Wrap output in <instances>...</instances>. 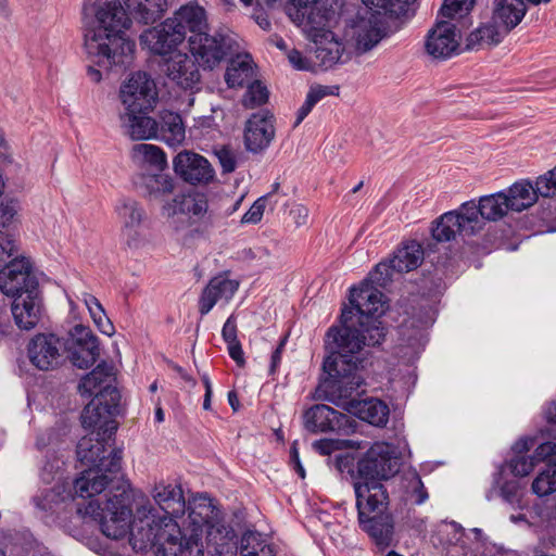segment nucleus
Listing matches in <instances>:
<instances>
[{"label":"nucleus","instance_id":"6e6552de","mask_svg":"<svg viewBox=\"0 0 556 556\" xmlns=\"http://www.w3.org/2000/svg\"><path fill=\"white\" fill-rule=\"evenodd\" d=\"M17 252V247L12 255L0 263L5 266L0 270V290L3 294L15 298L20 293L26 295L39 294V282L34 275L29 261L17 256L10 260Z\"/></svg>","mask_w":556,"mask_h":556},{"label":"nucleus","instance_id":"de8ad7c7","mask_svg":"<svg viewBox=\"0 0 556 556\" xmlns=\"http://www.w3.org/2000/svg\"><path fill=\"white\" fill-rule=\"evenodd\" d=\"M214 154L216 155L222 172L224 174H230L237 168V157L232 149L228 146H223L219 149L214 150Z\"/></svg>","mask_w":556,"mask_h":556},{"label":"nucleus","instance_id":"e2e57ef3","mask_svg":"<svg viewBox=\"0 0 556 556\" xmlns=\"http://www.w3.org/2000/svg\"><path fill=\"white\" fill-rule=\"evenodd\" d=\"M229 356L236 362L239 367L245 365L244 353L240 341L227 343Z\"/></svg>","mask_w":556,"mask_h":556},{"label":"nucleus","instance_id":"8fccbe9b","mask_svg":"<svg viewBox=\"0 0 556 556\" xmlns=\"http://www.w3.org/2000/svg\"><path fill=\"white\" fill-rule=\"evenodd\" d=\"M417 0H390L389 17H408L415 13V3Z\"/></svg>","mask_w":556,"mask_h":556},{"label":"nucleus","instance_id":"a18cd8bd","mask_svg":"<svg viewBox=\"0 0 556 556\" xmlns=\"http://www.w3.org/2000/svg\"><path fill=\"white\" fill-rule=\"evenodd\" d=\"M475 4V0H444L438 17L453 18L455 14L468 13Z\"/></svg>","mask_w":556,"mask_h":556},{"label":"nucleus","instance_id":"5fc2aeb1","mask_svg":"<svg viewBox=\"0 0 556 556\" xmlns=\"http://www.w3.org/2000/svg\"><path fill=\"white\" fill-rule=\"evenodd\" d=\"M531 456L536 464L545 460H547V463L551 462V464H555L554 458L556 457V443L547 441L539 444Z\"/></svg>","mask_w":556,"mask_h":556},{"label":"nucleus","instance_id":"dca6fc26","mask_svg":"<svg viewBox=\"0 0 556 556\" xmlns=\"http://www.w3.org/2000/svg\"><path fill=\"white\" fill-rule=\"evenodd\" d=\"M275 116L268 110L253 113L245 122L243 141L247 151L258 154L264 152L275 138Z\"/></svg>","mask_w":556,"mask_h":556},{"label":"nucleus","instance_id":"58836bf2","mask_svg":"<svg viewBox=\"0 0 556 556\" xmlns=\"http://www.w3.org/2000/svg\"><path fill=\"white\" fill-rule=\"evenodd\" d=\"M85 303L99 331L109 337L113 336L115 332L114 325L106 316L100 301L96 296L88 294V296L85 299Z\"/></svg>","mask_w":556,"mask_h":556},{"label":"nucleus","instance_id":"ea45409f","mask_svg":"<svg viewBox=\"0 0 556 556\" xmlns=\"http://www.w3.org/2000/svg\"><path fill=\"white\" fill-rule=\"evenodd\" d=\"M247 87L248 90L242 101L245 108L253 109L268 101L269 92L261 81L254 79Z\"/></svg>","mask_w":556,"mask_h":556},{"label":"nucleus","instance_id":"c756f323","mask_svg":"<svg viewBox=\"0 0 556 556\" xmlns=\"http://www.w3.org/2000/svg\"><path fill=\"white\" fill-rule=\"evenodd\" d=\"M149 112L150 111H125V113L121 115L127 134L134 140H148L155 137L157 129L156 119L148 116Z\"/></svg>","mask_w":556,"mask_h":556},{"label":"nucleus","instance_id":"774afa93","mask_svg":"<svg viewBox=\"0 0 556 556\" xmlns=\"http://www.w3.org/2000/svg\"><path fill=\"white\" fill-rule=\"evenodd\" d=\"M535 440L533 438H521L513 445L515 456H525L534 446Z\"/></svg>","mask_w":556,"mask_h":556},{"label":"nucleus","instance_id":"f03ea898","mask_svg":"<svg viewBox=\"0 0 556 556\" xmlns=\"http://www.w3.org/2000/svg\"><path fill=\"white\" fill-rule=\"evenodd\" d=\"M313 448L327 455L332 466L350 481L355 494L359 529L368 535L378 552L394 545L395 518L390 510V495L386 483L401 470L402 457L397 447L388 442H375L364 452H333L352 447L351 440L319 439Z\"/></svg>","mask_w":556,"mask_h":556},{"label":"nucleus","instance_id":"f3484780","mask_svg":"<svg viewBox=\"0 0 556 556\" xmlns=\"http://www.w3.org/2000/svg\"><path fill=\"white\" fill-rule=\"evenodd\" d=\"M62 338L54 333H37L27 345L30 363L39 370H53L64 362Z\"/></svg>","mask_w":556,"mask_h":556},{"label":"nucleus","instance_id":"052dcab7","mask_svg":"<svg viewBox=\"0 0 556 556\" xmlns=\"http://www.w3.org/2000/svg\"><path fill=\"white\" fill-rule=\"evenodd\" d=\"M123 235L125 237V243L129 249H138L141 245L142 237L138 228L125 229L123 227Z\"/></svg>","mask_w":556,"mask_h":556},{"label":"nucleus","instance_id":"2f4dec72","mask_svg":"<svg viewBox=\"0 0 556 556\" xmlns=\"http://www.w3.org/2000/svg\"><path fill=\"white\" fill-rule=\"evenodd\" d=\"M505 197L511 211L521 212L532 206L539 199L536 185L528 179L519 180L513 184L506 191Z\"/></svg>","mask_w":556,"mask_h":556},{"label":"nucleus","instance_id":"aec40b11","mask_svg":"<svg viewBox=\"0 0 556 556\" xmlns=\"http://www.w3.org/2000/svg\"><path fill=\"white\" fill-rule=\"evenodd\" d=\"M206 548L211 556H237L238 536L231 527H226L220 519L207 527Z\"/></svg>","mask_w":556,"mask_h":556},{"label":"nucleus","instance_id":"423d86ee","mask_svg":"<svg viewBox=\"0 0 556 556\" xmlns=\"http://www.w3.org/2000/svg\"><path fill=\"white\" fill-rule=\"evenodd\" d=\"M510 205L505 191L480 197L479 201H466L458 208L445 212L432 222L431 236L435 242H450L457 236L463 239L479 233L488 222L502 219Z\"/></svg>","mask_w":556,"mask_h":556},{"label":"nucleus","instance_id":"6ab92c4d","mask_svg":"<svg viewBox=\"0 0 556 556\" xmlns=\"http://www.w3.org/2000/svg\"><path fill=\"white\" fill-rule=\"evenodd\" d=\"M459 38L455 24L438 18L428 31L425 41L426 52L437 60L450 59L459 52Z\"/></svg>","mask_w":556,"mask_h":556},{"label":"nucleus","instance_id":"7c9ffc66","mask_svg":"<svg viewBox=\"0 0 556 556\" xmlns=\"http://www.w3.org/2000/svg\"><path fill=\"white\" fill-rule=\"evenodd\" d=\"M129 14L144 25L160 21L168 8L167 0H125Z\"/></svg>","mask_w":556,"mask_h":556},{"label":"nucleus","instance_id":"a19ab883","mask_svg":"<svg viewBox=\"0 0 556 556\" xmlns=\"http://www.w3.org/2000/svg\"><path fill=\"white\" fill-rule=\"evenodd\" d=\"M136 150L143 154L144 161L154 166L159 172L167 168V160L164 151L153 144L140 143L136 146Z\"/></svg>","mask_w":556,"mask_h":556},{"label":"nucleus","instance_id":"c85d7f7f","mask_svg":"<svg viewBox=\"0 0 556 556\" xmlns=\"http://www.w3.org/2000/svg\"><path fill=\"white\" fill-rule=\"evenodd\" d=\"M156 125L154 138L163 140L172 147L180 144L185 140V125L178 113L167 110L160 112Z\"/></svg>","mask_w":556,"mask_h":556},{"label":"nucleus","instance_id":"3c124183","mask_svg":"<svg viewBox=\"0 0 556 556\" xmlns=\"http://www.w3.org/2000/svg\"><path fill=\"white\" fill-rule=\"evenodd\" d=\"M268 202V195L260 197L249 208L248 212L241 218L242 224H257L261 222L266 204Z\"/></svg>","mask_w":556,"mask_h":556},{"label":"nucleus","instance_id":"338daca9","mask_svg":"<svg viewBox=\"0 0 556 556\" xmlns=\"http://www.w3.org/2000/svg\"><path fill=\"white\" fill-rule=\"evenodd\" d=\"M362 2L377 14H382L389 17V2L390 0H362Z\"/></svg>","mask_w":556,"mask_h":556},{"label":"nucleus","instance_id":"4d7b16f0","mask_svg":"<svg viewBox=\"0 0 556 556\" xmlns=\"http://www.w3.org/2000/svg\"><path fill=\"white\" fill-rule=\"evenodd\" d=\"M320 101V96L315 94L312 89H309L308 93L306 94V99L302 106L298 110L296 119L293 125V127H298L303 119L311 113L313 108L317 102Z\"/></svg>","mask_w":556,"mask_h":556},{"label":"nucleus","instance_id":"09e8293b","mask_svg":"<svg viewBox=\"0 0 556 556\" xmlns=\"http://www.w3.org/2000/svg\"><path fill=\"white\" fill-rule=\"evenodd\" d=\"M478 34L483 35L484 42L493 46L502 42L505 35L500 24L494 23L492 18L491 22L478 27Z\"/></svg>","mask_w":556,"mask_h":556},{"label":"nucleus","instance_id":"6e6d98bb","mask_svg":"<svg viewBox=\"0 0 556 556\" xmlns=\"http://www.w3.org/2000/svg\"><path fill=\"white\" fill-rule=\"evenodd\" d=\"M554 175L548 170L546 174L539 176L535 180L536 193L543 198L556 197V189L554 188Z\"/></svg>","mask_w":556,"mask_h":556},{"label":"nucleus","instance_id":"680f3d73","mask_svg":"<svg viewBox=\"0 0 556 556\" xmlns=\"http://www.w3.org/2000/svg\"><path fill=\"white\" fill-rule=\"evenodd\" d=\"M288 60L295 70L306 71L309 68L307 59L296 49H292L288 53Z\"/></svg>","mask_w":556,"mask_h":556},{"label":"nucleus","instance_id":"864d4df0","mask_svg":"<svg viewBox=\"0 0 556 556\" xmlns=\"http://www.w3.org/2000/svg\"><path fill=\"white\" fill-rule=\"evenodd\" d=\"M422 287L430 293H439L445 288L443 280V270L434 267L428 275H424L421 279Z\"/></svg>","mask_w":556,"mask_h":556},{"label":"nucleus","instance_id":"0eeeda50","mask_svg":"<svg viewBox=\"0 0 556 556\" xmlns=\"http://www.w3.org/2000/svg\"><path fill=\"white\" fill-rule=\"evenodd\" d=\"M180 31L188 36L189 50L204 70L215 68L231 53L229 37L215 33L208 34L206 11L197 2H188L174 12L170 17Z\"/></svg>","mask_w":556,"mask_h":556},{"label":"nucleus","instance_id":"a211bd4d","mask_svg":"<svg viewBox=\"0 0 556 556\" xmlns=\"http://www.w3.org/2000/svg\"><path fill=\"white\" fill-rule=\"evenodd\" d=\"M199 65H203L195 56L191 58L186 53L178 52L164 63V73L185 91H199L201 89V74Z\"/></svg>","mask_w":556,"mask_h":556},{"label":"nucleus","instance_id":"bb28decb","mask_svg":"<svg viewBox=\"0 0 556 556\" xmlns=\"http://www.w3.org/2000/svg\"><path fill=\"white\" fill-rule=\"evenodd\" d=\"M239 283L235 280L220 276L210 280L203 289L199 300V312L202 316L206 315L222 298L229 299L238 290Z\"/></svg>","mask_w":556,"mask_h":556},{"label":"nucleus","instance_id":"f704fd0d","mask_svg":"<svg viewBox=\"0 0 556 556\" xmlns=\"http://www.w3.org/2000/svg\"><path fill=\"white\" fill-rule=\"evenodd\" d=\"M141 186L149 199L159 200L174 191V179L162 172L147 173L141 176Z\"/></svg>","mask_w":556,"mask_h":556},{"label":"nucleus","instance_id":"bf43d9fd","mask_svg":"<svg viewBox=\"0 0 556 556\" xmlns=\"http://www.w3.org/2000/svg\"><path fill=\"white\" fill-rule=\"evenodd\" d=\"M415 480L416 481H415V485L413 486L412 495L414 497V503L416 505H421L429 497L428 491L426 490V488L421 481V478L418 473L415 475Z\"/></svg>","mask_w":556,"mask_h":556},{"label":"nucleus","instance_id":"f8f14e48","mask_svg":"<svg viewBox=\"0 0 556 556\" xmlns=\"http://www.w3.org/2000/svg\"><path fill=\"white\" fill-rule=\"evenodd\" d=\"M64 352H68L72 364L80 369L94 365L100 357L99 340L89 327L75 325L66 338H62Z\"/></svg>","mask_w":556,"mask_h":556},{"label":"nucleus","instance_id":"e433bc0d","mask_svg":"<svg viewBox=\"0 0 556 556\" xmlns=\"http://www.w3.org/2000/svg\"><path fill=\"white\" fill-rule=\"evenodd\" d=\"M535 465L536 463L532 456H514L498 467V470L494 473V484H500L501 480L504 479L506 470L515 478L526 477L533 470Z\"/></svg>","mask_w":556,"mask_h":556},{"label":"nucleus","instance_id":"c9c22d12","mask_svg":"<svg viewBox=\"0 0 556 556\" xmlns=\"http://www.w3.org/2000/svg\"><path fill=\"white\" fill-rule=\"evenodd\" d=\"M116 212L125 229L139 228L146 218L143 206L138 201L130 198L119 200Z\"/></svg>","mask_w":556,"mask_h":556},{"label":"nucleus","instance_id":"49530a36","mask_svg":"<svg viewBox=\"0 0 556 556\" xmlns=\"http://www.w3.org/2000/svg\"><path fill=\"white\" fill-rule=\"evenodd\" d=\"M386 36L381 29L371 27L363 34H359L356 40V49L361 53L370 51Z\"/></svg>","mask_w":556,"mask_h":556},{"label":"nucleus","instance_id":"603ef678","mask_svg":"<svg viewBox=\"0 0 556 556\" xmlns=\"http://www.w3.org/2000/svg\"><path fill=\"white\" fill-rule=\"evenodd\" d=\"M35 506L45 513L53 514L54 507L61 502L60 494L48 490L42 495L33 498Z\"/></svg>","mask_w":556,"mask_h":556},{"label":"nucleus","instance_id":"79ce46f5","mask_svg":"<svg viewBox=\"0 0 556 556\" xmlns=\"http://www.w3.org/2000/svg\"><path fill=\"white\" fill-rule=\"evenodd\" d=\"M394 271H396V267H393L392 258H390L387 262L378 263L369 273V278L367 280L371 285L386 288L388 283L392 281Z\"/></svg>","mask_w":556,"mask_h":556},{"label":"nucleus","instance_id":"0e129e2a","mask_svg":"<svg viewBox=\"0 0 556 556\" xmlns=\"http://www.w3.org/2000/svg\"><path fill=\"white\" fill-rule=\"evenodd\" d=\"M290 464L293 466V469L299 475L301 479L305 478V469L301 463L299 450L296 447V441L292 443L290 448Z\"/></svg>","mask_w":556,"mask_h":556},{"label":"nucleus","instance_id":"5701e85b","mask_svg":"<svg viewBox=\"0 0 556 556\" xmlns=\"http://www.w3.org/2000/svg\"><path fill=\"white\" fill-rule=\"evenodd\" d=\"M148 36L151 38V50L159 55L172 53L186 39L185 33L178 29L170 17L150 29Z\"/></svg>","mask_w":556,"mask_h":556},{"label":"nucleus","instance_id":"393cba45","mask_svg":"<svg viewBox=\"0 0 556 556\" xmlns=\"http://www.w3.org/2000/svg\"><path fill=\"white\" fill-rule=\"evenodd\" d=\"M153 497L155 503L164 511L163 517H180L186 511V501L180 484H165L161 482L154 486Z\"/></svg>","mask_w":556,"mask_h":556},{"label":"nucleus","instance_id":"9d476101","mask_svg":"<svg viewBox=\"0 0 556 556\" xmlns=\"http://www.w3.org/2000/svg\"><path fill=\"white\" fill-rule=\"evenodd\" d=\"M119 99L125 111H152L159 100L156 85L148 73L138 71L122 84Z\"/></svg>","mask_w":556,"mask_h":556},{"label":"nucleus","instance_id":"7ed1b4c3","mask_svg":"<svg viewBox=\"0 0 556 556\" xmlns=\"http://www.w3.org/2000/svg\"><path fill=\"white\" fill-rule=\"evenodd\" d=\"M100 473L106 477L108 482L99 492L90 490L80 495L74 488L77 496L90 500L87 505H77V514L98 521L106 538L119 540L129 534L136 552L151 549L155 556H181V528L177 521L154 516L132 520V494L122 468L116 472L101 470Z\"/></svg>","mask_w":556,"mask_h":556},{"label":"nucleus","instance_id":"cd10ccee","mask_svg":"<svg viewBox=\"0 0 556 556\" xmlns=\"http://www.w3.org/2000/svg\"><path fill=\"white\" fill-rule=\"evenodd\" d=\"M434 318L430 307L420 306L414 308L413 314L404 318L400 325V334L403 340L413 345L420 342L424 331L433 324Z\"/></svg>","mask_w":556,"mask_h":556},{"label":"nucleus","instance_id":"473e14b6","mask_svg":"<svg viewBox=\"0 0 556 556\" xmlns=\"http://www.w3.org/2000/svg\"><path fill=\"white\" fill-rule=\"evenodd\" d=\"M225 80L230 88L248 86L254 80L252 60L247 54L244 59H231L225 73Z\"/></svg>","mask_w":556,"mask_h":556},{"label":"nucleus","instance_id":"72a5a7b5","mask_svg":"<svg viewBox=\"0 0 556 556\" xmlns=\"http://www.w3.org/2000/svg\"><path fill=\"white\" fill-rule=\"evenodd\" d=\"M424 258V248L416 240L409 241L399 249L392 257L396 273H407L416 269Z\"/></svg>","mask_w":556,"mask_h":556},{"label":"nucleus","instance_id":"20e7f679","mask_svg":"<svg viewBox=\"0 0 556 556\" xmlns=\"http://www.w3.org/2000/svg\"><path fill=\"white\" fill-rule=\"evenodd\" d=\"M113 367L102 361L78 383V392L83 396H92L84 407L80 420L81 426L90 432L83 437L76 446L78 460L89 468L81 471L75 479L74 486L80 495L88 491L102 490L108 482L101 470L116 472L121 469L123 450L112 447L118 422L115 417L121 413V392L116 387L102 383L112 376Z\"/></svg>","mask_w":556,"mask_h":556},{"label":"nucleus","instance_id":"f257e3e1","mask_svg":"<svg viewBox=\"0 0 556 556\" xmlns=\"http://www.w3.org/2000/svg\"><path fill=\"white\" fill-rule=\"evenodd\" d=\"M383 293L368 280L350 290V306L342 308L339 324L326 332L325 349L328 355L323 362L324 377L315 390L316 399L334 402L349 399L364 384L361 370L367 357L364 346L380 345L387 334L382 321Z\"/></svg>","mask_w":556,"mask_h":556},{"label":"nucleus","instance_id":"37998d69","mask_svg":"<svg viewBox=\"0 0 556 556\" xmlns=\"http://www.w3.org/2000/svg\"><path fill=\"white\" fill-rule=\"evenodd\" d=\"M493 488L500 489V495L506 503L514 505L520 502L521 484L517 478L501 481L500 484L493 483Z\"/></svg>","mask_w":556,"mask_h":556},{"label":"nucleus","instance_id":"4468645a","mask_svg":"<svg viewBox=\"0 0 556 556\" xmlns=\"http://www.w3.org/2000/svg\"><path fill=\"white\" fill-rule=\"evenodd\" d=\"M332 25H312L305 27L308 38L315 45V58L319 66L329 70L338 63H344L342 60L344 45L334 37L330 29Z\"/></svg>","mask_w":556,"mask_h":556},{"label":"nucleus","instance_id":"b1692460","mask_svg":"<svg viewBox=\"0 0 556 556\" xmlns=\"http://www.w3.org/2000/svg\"><path fill=\"white\" fill-rule=\"evenodd\" d=\"M11 311L16 326L23 330H30L37 326L41 316V299L39 294L12 298Z\"/></svg>","mask_w":556,"mask_h":556},{"label":"nucleus","instance_id":"13d9d810","mask_svg":"<svg viewBox=\"0 0 556 556\" xmlns=\"http://www.w3.org/2000/svg\"><path fill=\"white\" fill-rule=\"evenodd\" d=\"M222 337L226 343L239 341L237 337V321L233 315H230L225 321L222 330Z\"/></svg>","mask_w":556,"mask_h":556},{"label":"nucleus","instance_id":"9b49d317","mask_svg":"<svg viewBox=\"0 0 556 556\" xmlns=\"http://www.w3.org/2000/svg\"><path fill=\"white\" fill-rule=\"evenodd\" d=\"M189 510V523L186 530H181L182 551L181 556H203L202 533L203 527L215 523L219 510L212 504H199L198 506L186 505Z\"/></svg>","mask_w":556,"mask_h":556},{"label":"nucleus","instance_id":"39448f33","mask_svg":"<svg viewBox=\"0 0 556 556\" xmlns=\"http://www.w3.org/2000/svg\"><path fill=\"white\" fill-rule=\"evenodd\" d=\"M83 15L88 59L106 71L126 68L136 49L126 35L132 23L127 8L121 0H90L84 3Z\"/></svg>","mask_w":556,"mask_h":556},{"label":"nucleus","instance_id":"1a4fd4ad","mask_svg":"<svg viewBox=\"0 0 556 556\" xmlns=\"http://www.w3.org/2000/svg\"><path fill=\"white\" fill-rule=\"evenodd\" d=\"M301 419L304 430L311 434L327 432L349 434L356 428L355 419L326 404L312 405L302 413Z\"/></svg>","mask_w":556,"mask_h":556},{"label":"nucleus","instance_id":"4c0bfd02","mask_svg":"<svg viewBox=\"0 0 556 556\" xmlns=\"http://www.w3.org/2000/svg\"><path fill=\"white\" fill-rule=\"evenodd\" d=\"M532 491L540 497L556 492V464L546 463L532 482Z\"/></svg>","mask_w":556,"mask_h":556},{"label":"nucleus","instance_id":"a878e982","mask_svg":"<svg viewBox=\"0 0 556 556\" xmlns=\"http://www.w3.org/2000/svg\"><path fill=\"white\" fill-rule=\"evenodd\" d=\"M526 12L523 0H493L492 20L500 24L505 35L520 24Z\"/></svg>","mask_w":556,"mask_h":556},{"label":"nucleus","instance_id":"4be33fe9","mask_svg":"<svg viewBox=\"0 0 556 556\" xmlns=\"http://www.w3.org/2000/svg\"><path fill=\"white\" fill-rule=\"evenodd\" d=\"M346 409L359 420L378 428L387 425L390 415L387 403L376 397L361 401L351 400L348 402Z\"/></svg>","mask_w":556,"mask_h":556},{"label":"nucleus","instance_id":"ddd939ff","mask_svg":"<svg viewBox=\"0 0 556 556\" xmlns=\"http://www.w3.org/2000/svg\"><path fill=\"white\" fill-rule=\"evenodd\" d=\"M288 16L303 28L312 25L337 24L339 14L324 0H289Z\"/></svg>","mask_w":556,"mask_h":556},{"label":"nucleus","instance_id":"69168bd1","mask_svg":"<svg viewBox=\"0 0 556 556\" xmlns=\"http://www.w3.org/2000/svg\"><path fill=\"white\" fill-rule=\"evenodd\" d=\"M286 342H287V337H283L279 341L277 348L274 350L271 357H270L269 375H274L276 372V369L281 362V354L285 349Z\"/></svg>","mask_w":556,"mask_h":556},{"label":"nucleus","instance_id":"c03bdc74","mask_svg":"<svg viewBox=\"0 0 556 556\" xmlns=\"http://www.w3.org/2000/svg\"><path fill=\"white\" fill-rule=\"evenodd\" d=\"M265 547L255 532L247 531L241 538L239 549L241 556H260V552H264Z\"/></svg>","mask_w":556,"mask_h":556},{"label":"nucleus","instance_id":"412c9836","mask_svg":"<svg viewBox=\"0 0 556 556\" xmlns=\"http://www.w3.org/2000/svg\"><path fill=\"white\" fill-rule=\"evenodd\" d=\"M168 215L185 214L204 219L212 224V212L208 211L207 195L204 192L191 191L186 194H177L172 203L164 206Z\"/></svg>","mask_w":556,"mask_h":556},{"label":"nucleus","instance_id":"2eb2a0df","mask_svg":"<svg viewBox=\"0 0 556 556\" xmlns=\"http://www.w3.org/2000/svg\"><path fill=\"white\" fill-rule=\"evenodd\" d=\"M173 168L181 180L192 186L208 185L215 178V170L207 159L189 150L175 155Z\"/></svg>","mask_w":556,"mask_h":556}]
</instances>
